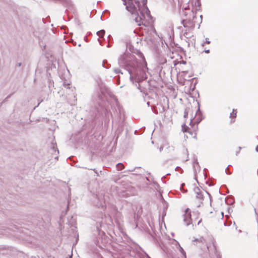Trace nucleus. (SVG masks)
Wrapping results in <instances>:
<instances>
[{"mask_svg": "<svg viewBox=\"0 0 258 258\" xmlns=\"http://www.w3.org/2000/svg\"><path fill=\"white\" fill-rule=\"evenodd\" d=\"M182 24L185 28L187 29H192L195 27L193 22L190 19H184L182 20Z\"/></svg>", "mask_w": 258, "mask_h": 258, "instance_id": "0eeeda50", "label": "nucleus"}, {"mask_svg": "<svg viewBox=\"0 0 258 258\" xmlns=\"http://www.w3.org/2000/svg\"><path fill=\"white\" fill-rule=\"evenodd\" d=\"M237 116V110L236 109H233L232 112L230 114V118H231V122H234L235 121V119Z\"/></svg>", "mask_w": 258, "mask_h": 258, "instance_id": "6e6552de", "label": "nucleus"}, {"mask_svg": "<svg viewBox=\"0 0 258 258\" xmlns=\"http://www.w3.org/2000/svg\"><path fill=\"white\" fill-rule=\"evenodd\" d=\"M148 11V9L146 6H142V8H140V11L136 13V14H137V16L135 17V20L138 25L147 26L149 25V22L146 19V17H149Z\"/></svg>", "mask_w": 258, "mask_h": 258, "instance_id": "f03ea898", "label": "nucleus"}, {"mask_svg": "<svg viewBox=\"0 0 258 258\" xmlns=\"http://www.w3.org/2000/svg\"><path fill=\"white\" fill-rule=\"evenodd\" d=\"M207 43V44H209L210 43V41L209 40V38H206V41L204 43Z\"/></svg>", "mask_w": 258, "mask_h": 258, "instance_id": "f8f14e48", "label": "nucleus"}, {"mask_svg": "<svg viewBox=\"0 0 258 258\" xmlns=\"http://www.w3.org/2000/svg\"><path fill=\"white\" fill-rule=\"evenodd\" d=\"M190 4L192 5L190 13L194 14V13L200 9L201 6L200 1H188L186 4H183L182 9L184 10H189Z\"/></svg>", "mask_w": 258, "mask_h": 258, "instance_id": "20e7f679", "label": "nucleus"}, {"mask_svg": "<svg viewBox=\"0 0 258 258\" xmlns=\"http://www.w3.org/2000/svg\"><path fill=\"white\" fill-rule=\"evenodd\" d=\"M190 112H194V110L192 108L191 109L188 108L187 109H186V112L185 114L184 115V116L185 117L186 115H187L188 113Z\"/></svg>", "mask_w": 258, "mask_h": 258, "instance_id": "9b49d317", "label": "nucleus"}, {"mask_svg": "<svg viewBox=\"0 0 258 258\" xmlns=\"http://www.w3.org/2000/svg\"><path fill=\"white\" fill-rule=\"evenodd\" d=\"M201 120V113L199 110H196L195 116L193 118H191V121L189 124L190 126H187L185 124L182 126L183 132L189 134V136L186 135L187 138L196 139L197 138L198 130V124Z\"/></svg>", "mask_w": 258, "mask_h": 258, "instance_id": "f257e3e1", "label": "nucleus"}, {"mask_svg": "<svg viewBox=\"0 0 258 258\" xmlns=\"http://www.w3.org/2000/svg\"><path fill=\"white\" fill-rule=\"evenodd\" d=\"M188 209H187L186 210V211H185V212H186V213H187V212H188Z\"/></svg>", "mask_w": 258, "mask_h": 258, "instance_id": "2eb2a0df", "label": "nucleus"}, {"mask_svg": "<svg viewBox=\"0 0 258 258\" xmlns=\"http://www.w3.org/2000/svg\"><path fill=\"white\" fill-rule=\"evenodd\" d=\"M205 52H206L207 53H209V50H205Z\"/></svg>", "mask_w": 258, "mask_h": 258, "instance_id": "4468645a", "label": "nucleus"}, {"mask_svg": "<svg viewBox=\"0 0 258 258\" xmlns=\"http://www.w3.org/2000/svg\"><path fill=\"white\" fill-rule=\"evenodd\" d=\"M126 9L131 14H136L142 6H146L145 1H123Z\"/></svg>", "mask_w": 258, "mask_h": 258, "instance_id": "7ed1b4c3", "label": "nucleus"}, {"mask_svg": "<svg viewBox=\"0 0 258 258\" xmlns=\"http://www.w3.org/2000/svg\"><path fill=\"white\" fill-rule=\"evenodd\" d=\"M194 191L196 198L199 201V203H201L204 200V196L202 191L198 187H195Z\"/></svg>", "mask_w": 258, "mask_h": 258, "instance_id": "39448f33", "label": "nucleus"}, {"mask_svg": "<svg viewBox=\"0 0 258 258\" xmlns=\"http://www.w3.org/2000/svg\"><path fill=\"white\" fill-rule=\"evenodd\" d=\"M207 249L209 251H216V248L215 245V241L213 238H210L209 242L207 243Z\"/></svg>", "mask_w": 258, "mask_h": 258, "instance_id": "423d86ee", "label": "nucleus"}, {"mask_svg": "<svg viewBox=\"0 0 258 258\" xmlns=\"http://www.w3.org/2000/svg\"><path fill=\"white\" fill-rule=\"evenodd\" d=\"M105 34V31L104 30H101L97 32V35L100 38H102L104 36Z\"/></svg>", "mask_w": 258, "mask_h": 258, "instance_id": "1a4fd4ad", "label": "nucleus"}, {"mask_svg": "<svg viewBox=\"0 0 258 258\" xmlns=\"http://www.w3.org/2000/svg\"><path fill=\"white\" fill-rule=\"evenodd\" d=\"M255 150L256 151V152H258V145L256 146V148H255Z\"/></svg>", "mask_w": 258, "mask_h": 258, "instance_id": "ddd939ff", "label": "nucleus"}, {"mask_svg": "<svg viewBox=\"0 0 258 258\" xmlns=\"http://www.w3.org/2000/svg\"><path fill=\"white\" fill-rule=\"evenodd\" d=\"M116 168L118 170H121L124 168V165L122 163H118L116 165Z\"/></svg>", "mask_w": 258, "mask_h": 258, "instance_id": "9d476101", "label": "nucleus"}]
</instances>
